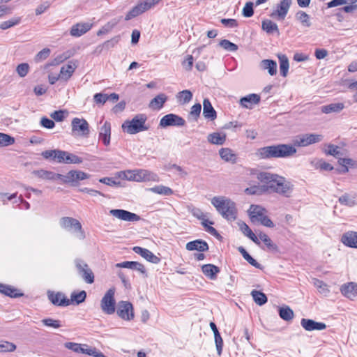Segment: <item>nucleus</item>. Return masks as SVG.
Returning <instances> with one entry per match:
<instances>
[{"label": "nucleus", "mask_w": 357, "mask_h": 357, "mask_svg": "<svg viewBox=\"0 0 357 357\" xmlns=\"http://www.w3.org/2000/svg\"><path fill=\"white\" fill-rule=\"evenodd\" d=\"M71 301L76 302L77 304H79L84 301L86 297V293L85 291H81L79 293H73L71 294Z\"/></svg>", "instance_id": "54"}, {"label": "nucleus", "mask_w": 357, "mask_h": 357, "mask_svg": "<svg viewBox=\"0 0 357 357\" xmlns=\"http://www.w3.org/2000/svg\"><path fill=\"white\" fill-rule=\"evenodd\" d=\"M340 290L344 296L350 300L353 301L357 298V284L354 282L342 284Z\"/></svg>", "instance_id": "16"}, {"label": "nucleus", "mask_w": 357, "mask_h": 357, "mask_svg": "<svg viewBox=\"0 0 357 357\" xmlns=\"http://www.w3.org/2000/svg\"><path fill=\"white\" fill-rule=\"evenodd\" d=\"M115 288L108 289L100 301V308L107 314H112L116 310V301L114 298Z\"/></svg>", "instance_id": "5"}, {"label": "nucleus", "mask_w": 357, "mask_h": 357, "mask_svg": "<svg viewBox=\"0 0 357 357\" xmlns=\"http://www.w3.org/2000/svg\"><path fill=\"white\" fill-rule=\"evenodd\" d=\"M109 213L117 219L127 222H137L141 219L136 213L123 209H112Z\"/></svg>", "instance_id": "12"}, {"label": "nucleus", "mask_w": 357, "mask_h": 357, "mask_svg": "<svg viewBox=\"0 0 357 357\" xmlns=\"http://www.w3.org/2000/svg\"><path fill=\"white\" fill-rule=\"evenodd\" d=\"M133 251L153 264H158L160 261V259L148 249L135 246L133 248Z\"/></svg>", "instance_id": "17"}, {"label": "nucleus", "mask_w": 357, "mask_h": 357, "mask_svg": "<svg viewBox=\"0 0 357 357\" xmlns=\"http://www.w3.org/2000/svg\"><path fill=\"white\" fill-rule=\"evenodd\" d=\"M186 250L189 251L197 250L199 252H205L208 250V245L202 240H195L188 242L185 245Z\"/></svg>", "instance_id": "24"}, {"label": "nucleus", "mask_w": 357, "mask_h": 357, "mask_svg": "<svg viewBox=\"0 0 357 357\" xmlns=\"http://www.w3.org/2000/svg\"><path fill=\"white\" fill-rule=\"evenodd\" d=\"M91 27L92 24L89 22L77 23L71 27L70 34L73 37H79L89 31Z\"/></svg>", "instance_id": "19"}, {"label": "nucleus", "mask_w": 357, "mask_h": 357, "mask_svg": "<svg viewBox=\"0 0 357 357\" xmlns=\"http://www.w3.org/2000/svg\"><path fill=\"white\" fill-rule=\"evenodd\" d=\"M296 153V149L291 144H280L264 146L257 150L255 155L261 159L289 158Z\"/></svg>", "instance_id": "2"}, {"label": "nucleus", "mask_w": 357, "mask_h": 357, "mask_svg": "<svg viewBox=\"0 0 357 357\" xmlns=\"http://www.w3.org/2000/svg\"><path fill=\"white\" fill-rule=\"evenodd\" d=\"M29 70V66L26 63L19 64L16 68V72L20 77H25Z\"/></svg>", "instance_id": "56"}, {"label": "nucleus", "mask_w": 357, "mask_h": 357, "mask_svg": "<svg viewBox=\"0 0 357 357\" xmlns=\"http://www.w3.org/2000/svg\"><path fill=\"white\" fill-rule=\"evenodd\" d=\"M82 354H86L94 357H106L101 351L95 347H89L87 344H83V351Z\"/></svg>", "instance_id": "46"}, {"label": "nucleus", "mask_w": 357, "mask_h": 357, "mask_svg": "<svg viewBox=\"0 0 357 357\" xmlns=\"http://www.w3.org/2000/svg\"><path fill=\"white\" fill-rule=\"evenodd\" d=\"M203 114L206 119L214 120L216 119L217 114L215 110L211 105L208 99L205 98L203 101Z\"/></svg>", "instance_id": "27"}, {"label": "nucleus", "mask_w": 357, "mask_h": 357, "mask_svg": "<svg viewBox=\"0 0 357 357\" xmlns=\"http://www.w3.org/2000/svg\"><path fill=\"white\" fill-rule=\"evenodd\" d=\"M64 347L75 353H82L83 351V344L75 342H66Z\"/></svg>", "instance_id": "55"}, {"label": "nucleus", "mask_w": 357, "mask_h": 357, "mask_svg": "<svg viewBox=\"0 0 357 357\" xmlns=\"http://www.w3.org/2000/svg\"><path fill=\"white\" fill-rule=\"evenodd\" d=\"M150 190L154 193L163 195H171L174 192L170 188L164 185L155 186L153 188H151Z\"/></svg>", "instance_id": "49"}, {"label": "nucleus", "mask_w": 357, "mask_h": 357, "mask_svg": "<svg viewBox=\"0 0 357 357\" xmlns=\"http://www.w3.org/2000/svg\"><path fill=\"white\" fill-rule=\"evenodd\" d=\"M130 179L137 182L158 181V176L155 173L148 170L139 169L132 172Z\"/></svg>", "instance_id": "11"}, {"label": "nucleus", "mask_w": 357, "mask_h": 357, "mask_svg": "<svg viewBox=\"0 0 357 357\" xmlns=\"http://www.w3.org/2000/svg\"><path fill=\"white\" fill-rule=\"evenodd\" d=\"M262 29L268 33H273L276 32L279 35V29L278 25L269 20H266L262 22Z\"/></svg>", "instance_id": "39"}, {"label": "nucleus", "mask_w": 357, "mask_h": 357, "mask_svg": "<svg viewBox=\"0 0 357 357\" xmlns=\"http://www.w3.org/2000/svg\"><path fill=\"white\" fill-rule=\"evenodd\" d=\"M167 100V96L165 93H160L153 98L149 102V107L153 109H160Z\"/></svg>", "instance_id": "33"}, {"label": "nucleus", "mask_w": 357, "mask_h": 357, "mask_svg": "<svg viewBox=\"0 0 357 357\" xmlns=\"http://www.w3.org/2000/svg\"><path fill=\"white\" fill-rule=\"evenodd\" d=\"M313 283L314 285L317 287L318 291L321 294H323L324 296H326L330 292L328 286L323 281L314 279Z\"/></svg>", "instance_id": "47"}, {"label": "nucleus", "mask_w": 357, "mask_h": 357, "mask_svg": "<svg viewBox=\"0 0 357 357\" xmlns=\"http://www.w3.org/2000/svg\"><path fill=\"white\" fill-rule=\"evenodd\" d=\"M239 229L243 233V234L250 238L253 242L256 244L259 245L260 243L259 241L258 238L255 236V234L252 232L248 225L244 222L239 220L237 222Z\"/></svg>", "instance_id": "29"}, {"label": "nucleus", "mask_w": 357, "mask_h": 357, "mask_svg": "<svg viewBox=\"0 0 357 357\" xmlns=\"http://www.w3.org/2000/svg\"><path fill=\"white\" fill-rule=\"evenodd\" d=\"M279 60L280 74L283 77H286L287 75L289 66L288 58L285 55H280L279 56Z\"/></svg>", "instance_id": "44"}, {"label": "nucleus", "mask_w": 357, "mask_h": 357, "mask_svg": "<svg viewBox=\"0 0 357 357\" xmlns=\"http://www.w3.org/2000/svg\"><path fill=\"white\" fill-rule=\"evenodd\" d=\"M41 322L43 325L54 328H59L61 326L59 320L53 319L52 318L43 319Z\"/></svg>", "instance_id": "58"}, {"label": "nucleus", "mask_w": 357, "mask_h": 357, "mask_svg": "<svg viewBox=\"0 0 357 357\" xmlns=\"http://www.w3.org/2000/svg\"><path fill=\"white\" fill-rule=\"evenodd\" d=\"M16 349V345L14 343L3 341L0 343V352H13Z\"/></svg>", "instance_id": "52"}, {"label": "nucleus", "mask_w": 357, "mask_h": 357, "mask_svg": "<svg viewBox=\"0 0 357 357\" xmlns=\"http://www.w3.org/2000/svg\"><path fill=\"white\" fill-rule=\"evenodd\" d=\"M254 10H253V3L252 2H247L245 6L243 8L242 14L245 17H250L253 15Z\"/></svg>", "instance_id": "61"}, {"label": "nucleus", "mask_w": 357, "mask_h": 357, "mask_svg": "<svg viewBox=\"0 0 357 357\" xmlns=\"http://www.w3.org/2000/svg\"><path fill=\"white\" fill-rule=\"evenodd\" d=\"M252 222H255L264 215L266 212V209L259 205H251L248 211Z\"/></svg>", "instance_id": "34"}, {"label": "nucleus", "mask_w": 357, "mask_h": 357, "mask_svg": "<svg viewBox=\"0 0 357 357\" xmlns=\"http://www.w3.org/2000/svg\"><path fill=\"white\" fill-rule=\"evenodd\" d=\"M61 226L65 229L73 227L78 232L77 237L79 240L85 238V233L82 229L81 223L76 219L70 217H63L60 220Z\"/></svg>", "instance_id": "9"}, {"label": "nucleus", "mask_w": 357, "mask_h": 357, "mask_svg": "<svg viewBox=\"0 0 357 357\" xmlns=\"http://www.w3.org/2000/svg\"><path fill=\"white\" fill-rule=\"evenodd\" d=\"M341 242L347 247L357 248V231L345 232L341 237Z\"/></svg>", "instance_id": "21"}, {"label": "nucleus", "mask_w": 357, "mask_h": 357, "mask_svg": "<svg viewBox=\"0 0 357 357\" xmlns=\"http://www.w3.org/2000/svg\"><path fill=\"white\" fill-rule=\"evenodd\" d=\"M32 174H33L35 176L43 179V180H56L59 179V178H61V174H56L51 171L44 170V169H39V170H34L32 172Z\"/></svg>", "instance_id": "25"}, {"label": "nucleus", "mask_w": 357, "mask_h": 357, "mask_svg": "<svg viewBox=\"0 0 357 357\" xmlns=\"http://www.w3.org/2000/svg\"><path fill=\"white\" fill-rule=\"evenodd\" d=\"M268 191L267 184H264L261 186L253 185L250 188H247L245 190V192L247 195H261L262 193Z\"/></svg>", "instance_id": "41"}, {"label": "nucleus", "mask_w": 357, "mask_h": 357, "mask_svg": "<svg viewBox=\"0 0 357 357\" xmlns=\"http://www.w3.org/2000/svg\"><path fill=\"white\" fill-rule=\"evenodd\" d=\"M260 101V96L257 94H250L240 99V104L242 107L251 109L254 105H257Z\"/></svg>", "instance_id": "23"}, {"label": "nucleus", "mask_w": 357, "mask_h": 357, "mask_svg": "<svg viewBox=\"0 0 357 357\" xmlns=\"http://www.w3.org/2000/svg\"><path fill=\"white\" fill-rule=\"evenodd\" d=\"M219 45L221 47L228 52H236L238 50V46L236 44L227 39L220 40Z\"/></svg>", "instance_id": "50"}, {"label": "nucleus", "mask_w": 357, "mask_h": 357, "mask_svg": "<svg viewBox=\"0 0 357 357\" xmlns=\"http://www.w3.org/2000/svg\"><path fill=\"white\" fill-rule=\"evenodd\" d=\"M259 237L268 248L271 250L277 249V245L272 242L271 238L266 234L261 233L259 234Z\"/></svg>", "instance_id": "59"}, {"label": "nucleus", "mask_w": 357, "mask_h": 357, "mask_svg": "<svg viewBox=\"0 0 357 357\" xmlns=\"http://www.w3.org/2000/svg\"><path fill=\"white\" fill-rule=\"evenodd\" d=\"M68 152L61 150H56L54 160L59 163H66Z\"/></svg>", "instance_id": "64"}, {"label": "nucleus", "mask_w": 357, "mask_h": 357, "mask_svg": "<svg viewBox=\"0 0 357 357\" xmlns=\"http://www.w3.org/2000/svg\"><path fill=\"white\" fill-rule=\"evenodd\" d=\"M75 266L79 275L88 284L94 282V274L89 265L81 259H76L74 261Z\"/></svg>", "instance_id": "6"}, {"label": "nucleus", "mask_w": 357, "mask_h": 357, "mask_svg": "<svg viewBox=\"0 0 357 357\" xmlns=\"http://www.w3.org/2000/svg\"><path fill=\"white\" fill-rule=\"evenodd\" d=\"M50 301L55 305L58 306H68L70 305V301L65 295L61 292L54 294L51 292L48 294Z\"/></svg>", "instance_id": "20"}, {"label": "nucleus", "mask_w": 357, "mask_h": 357, "mask_svg": "<svg viewBox=\"0 0 357 357\" xmlns=\"http://www.w3.org/2000/svg\"><path fill=\"white\" fill-rule=\"evenodd\" d=\"M260 67L263 70H267L270 75L273 76L277 73V63L271 59H264L260 62Z\"/></svg>", "instance_id": "31"}, {"label": "nucleus", "mask_w": 357, "mask_h": 357, "mask_svg": "<svg viewBox=\"0 0 357 357\" xmlns=\"http://www.w3.org/2000/svg\"><path fill=\"white\" fill-rule=\"evenodd\" d=\"M344 108L342 102L331 103L322 106L321 110L324 114L339 113Z\"/></svg>", "instance_id": "35"}, {"label": "nucleus", "mask_w": 357, "mask_h": 357, "mask_svg": "<svg viewBox=\"0 0 357 357\" xmlns=\"http://www.w3.org/2000/svg\"><path fill=\"white\" fill-rule=\"evenodd\" d=\"M219 154L220 158L226 162H230L232 164H235L236 162V155L229 148H222L219 150Z\"/></svg>", "instance_id": "32"}, {"label": "nucleus", "mask_w": 357, "mask_h": 357, "mask_svg": "<svg viewBox=\"0 0 357 357\" xmlns=\"http://www.w3.org/2000/svg\"><path fill=\"white\" fill-rule=\"evenodd\" d=\"M61 178H59L64 183H70L72 185H77L79 181L87 179L90 177V175L79 171V170H71L68 172L66 175L61 174Z\"/></svg>", "instance_id": "8"}, {"label": "nucleus", "mask_w": 357, "mask_h": 357, "mask_svg": "<svg viewBox=\"0 0 357 357\" xmlns=\"http://www.w3.org/2000/svg\"><path fill=\"white\" fill-rule=\"evenodd\" d=\"M15 139L5 133L0 132V146H7L14 144Z\"/></svg>", "instance_id": "51"}, {"label": "nucleus", "mask_w": 357, "mask_h": 357, "mask_svg": "<svg viewBox=\"0 0 357 357\" xmlns=\"http://www.w3.org/2000/svg\"><path fill=\"white\" fill-rule=\"evenodd\" d=\"M291 3L292 0H282L278 4L277 9L271 14V17L283 20L289 11Z\"/></svg>", "instance_id": "15"}, {"label": "nucleus", "mask_w": 357, "mask_h": 357, "mask_svg": "<svg viewBox=\"0 0 357 357\" xmlns=\"http://www.w3.org/2000/svg\"><path fill=\"white\" fill-rule=\"evenodd\" d=\"M296 17L298 21H300L303 26L305 27H310L311 26L310 16L305 12L302 10L297 12Z\"/></svg>", "instance_id": "45"}, {"label": "nucleus", "mask_w": 357, "mask_h": 357, "mask_svg": "<svg viewBox=\"0 0 357 357\" xmlns=\"http://www.w3.org/2000/svg\"><path fill=\"white\" fill-rule=\"evenodd\" d=\"M301 324L303 328L307 331H312L314 330L322 331L326 328V325L324 323L317 322L312 319H302Z\"/></svg>", "instance_id": "18"}, {"label": "nucleus", "mask_w": 357, "mask_h": 357, "mask_svg": "<svg viewBox=\"0 0 357 357\" xmlns=\"http://www.w3.org/2000/svg\"><path fill=\"white\" fill-rule=\"evenodd\" d=\"M111 137V124L108 121H105L100 128L99 138L102 141L105 146H108L110 143Z\"/></svg>", "instance_id": "26"}, {"label": "nucleus", "mask_w": 357, "mask_h": 357, "mask_svg": "<svg viewBox=\"0 0 357 357\" xmlns=\"http://www.w3.org/2000/svg\"><path fill=\"white\" fill-rule=\"evenodd\" d=\"M257 178L262 183L267 184V189L281 196L289 198L294 191V184L284 177L270 172H261Z\"/></svg>", "instance_id": "1"}, {"label": "nucleus", "mask_w": 357, "mask_h": 357, "mask_svg": "<svg viewBox=\"0 0 357 357\" xmlns=\"http://www.w3.org/2000/svg\"><path fill=\"white\" fill-rule=\"evenodd\" d=\"M146 120L147 117L145 114H139L135 116L132 120L124 121L121 128L124 132L128 134H137L149 129V126L146 125Z\"/></svg>", "instance_id": "4"}, {"label": "nucleus", "mask_w": 357, "mask_h": 357, "mask_svg": "<svg viewBox=\"0 0 357 357\" xmlns=\"http://www.w3.org/2000/svg\"><path fill=\"white\" fill-rule=\"evenodd\" d=\"M116 313L120 318L126 321L132 320L135 317L132 304L129 301H119Z\"/></svg>", "instance_id": "10"}, {"label": "nucleus", "mask_w": 357, "mask_h": 357, "mask_svg": "<svg viewBox=\"0 0 357 357\" xmlns=\"http://www.w3.org/2000/svg\"><path fill=\"white\" fill-rule=\"evenodd\" d=\"M324 152L326 154L333 155L338 159L344 155V153L342 151V149L338 146L334 144L327 145L326 149L324 150Z\"/></svg>", "instance_id": "37"}, {"label": "nucleus", "mask_w": 357, "mask_h": 357, "mask_svg": "<svg viewBox=\"0 0 357 357\" xmlns=\"http://www.w3.org/2000/svg\"><path fill=\"white\" fill-rule=\"evenodd\" d=\"M251 295L253 298L254 301L259 305H262L267 302L266 296L261 291L252 290L251 292Z\"/></svg>", "instance_id": "42"}, {"label": "nucleus", "mask_w": 357, "mask_h": 357, "mask_svg": "<svg viewBox=\"0 0 357 357\" xmlns=\"http://www.w3.org/2000/svg\"><path fill=\"white\" fill-rule=\"evenodd\" d=\"M322 139L323 136L321 135L306 133L296 136L294 140V145L299 147H303L319 142Z\"/></svg>", "instance_id": "7"}, {"label": "nucleus", "mask_w": 357, "mask_h": 357, "mask_svg": "<svg viewBox=\"0 0 357 357\" xmlns=\"http://www.w3.org/2000/svg\"><path fill=\"white\" fill-rule=\"evenodd\" d=\"M239 252L242 254L243 258L252 266L257 268L261 269V266L255 259H253L243 247L238 248Z\"/></svg>", "instance_id": "43"}, {"label": "nucleus", "mask_w": 357, "mask_h": 357, "mask_svg": "<svg viewBox=\"0 0 357 357\" xmlns=\"http://www.w3.org/2000/svg\"><path fill=\"white\" fill-rule=\"evenodd\" d=\"M185 124V121L182 117L174 114H169L164 116L160 121V126L161 127L183 126Z\"/></svg>", "instance_id": "14"}, {"label": "nucleus", "mask_w": 357, "mask_h": 357, "mask_svg": "<svg viewBox=\"0 0 357 357\" xmlns=\"http://www.w3.org/2000/svg\"><path fill=\"white\" fill-rule=\"evenodd\" d=\"M339 202L342 204L349 206L350 207L354 206L356 204L355 200L351 199L349 195L345 194L339 198Z\"/></svg>", "instance_id": "63"}, {"label": "nucleus", "mask_w": 357, "mask_h": 357, "mask_svg": "<svg viewBox=\"0 0 357 357\" xmlns=\"http://www.w3.org/2000/svg\"><path fill=\"white\" fill-rule=\"evenodd\" d=\"M76 68L77 64L72 61H69L67 65L62 66L59 73L61 79L68 81L73 75Z\"/></svg>", "instance_id": "22"}, {"label": "nucleus", "mask_w": 357, "mask_h": 357, "mask_svg": "<svg viewBox=\"0 0 357 357\" xmlns=\"http://www.w3.org/2000/svg\"><path fill=\"white\" fill-rule=\"evenodd\" d=\"M16 291L17 289H14L11 286L0 283V293L6 296L17 298L22 295V294L16 293Z\"/></svg>", "instance_id": "38"}, {"label": "nucleus", "mask_w": 357, "mask_h": 357, "mask_svg": "<svg viewBox=\"0 0 357 357\" xmlns=\"http://www.w3.org/2000/svg\"><path fill=\"white\" fill-rule=\"evenodd\" d=\"M116 266L117 267L136 270L143 274L146 273V268L144 266L137 261H124L122 263H119Z\"/></svg>", "instance_id": "30"}, {"label": "nucleus", "mask_w": 357, "mask_h": 357, "mask_svg": "<svg viewBox=\"0 0 357 357\" xmlns=\"http://www.w3.org/2000/svg\"><path fill=\"white\" fill-rule=\"evenodd\" d=\"M50 50L49 48H44L40 51L34 58V61L37 63L45 60L50 54Z\"/></svg>", "instance_id": "53"}, {"label": "nucleus", "mask_w": 357, "mask_h": 357, "mask_svg": "<svg viewBox=\"0 0 357 357\" xmlns=\"http://www.w3.org/2000/svg\"><path fill=\"white\" fill-rule=\"evenodd\" d=\"M207 139L212 144L222 145L226 141V135L219 132H213L208 135Z\"/></svg>", "instance_id": "36"}, {"label": "nucleus", "mask_w": 357, "mask_h": 357, "mask_svg": "<svg viewBox=\"0 0 357 357\" xmlns=\"http://www.w3.org/2000/svg\"><path fill=\"white\" fill-rule=\"evenodd\" d=\"M73 132L82 136H88L89 134V126L84 119L74 118L71 123Z\"/></svg>", "instance_id": "13"}, {"label": "nucleus", "mask_w": 357, "mask_h": 357, "mask_svg": "<svg viewBox=\"0 0 357 357\" xmlns=\"http://www.w3.org/2000/svg\"><path fill=\"white\" fill-rule=\"evenodd\" d=\"M211 204L228 221H234L236 219V204L230 199L224 196H215L211 199Z\"/></svg>", "instance_id": "3"}, {"label": "nucleus", "mask_w": 357, "mask_h": 357, "mask_svg": "<svg viewBox=\"0 0 357 357\" xmlns=\"http://www.w3.org/2000/svg\"><path fill=\"white\" fill-rule=\"evenodd\" d=\"M279 315L281 319L289 321L294 318V311L289 306H282L279 309Z\"/></svg>", "instance_id": "40"}, {"label": "nucleus", "mask_w": 357, "mask_h": 357, "mask_svg": "<svg viewBox=\"0 0 357 357\" xmlns=\"http://www.w3.org/2000/svg\"><path fill=\"white\" fill-rule=\"evenodd\" d=\"M176 97L181 104H186L191 100L192 98V93L189 90H183L179 92Z\"/></svg>", "instance_id": "48"}, {"label": "nucleus", "mask_w": 357, "mask_h": 357, "mask_svg": "<svg viewBox=\"0 0 357 357\" xmlns=\"http://www.w3.org/2000/svg\"><path fill=\"white\" fill-rule=\"evenodd\" d=\"M202 110V105L199 103H197L191 107V110L189 114V118H192L194 120L197 121V118L199 116Z\"/></svg>", "instance_id": "57"}, {"label": "nucleus", "mask_w": 357, "mask_h": 357, "mask_svg": "<svg viewBox=\"0 0 357 357\" xmlns=\"http://www.w3.org/2000/svg\"><path fill=\"white\" fill-rule=\"evenodd\" d=\"M203 273L211 280H215L217 274L220 272V268L213 264H205L202 266Z\"/></svg>", "instance_id": "28"}, {"label": "nucleus", "mask_w": 357, "mask_h": 357, "mask_svg": "<svg viewBox=\"0 0 357 357\" xmlns=\"http://www.w3.org/2000/svg\"><path fill=\"white\" fill-rule=\"evenodd\" d=\"M66 160V164H80L83 162L82 158L68 152Z\"/></svg>", "instance_id": "60"}, {"label": "nucleus", "mask_w": 357, "mask_h": 357, "mask_svg": "<svg viewBox=\"0 0 357 357\" xmlns=\"http://www.w3.org/2000/svg\"><path fill=\"white\" fill-rule=\"evenodd\" d=\"M93 100L96 104L102 105L109 100V97L105 93H98L94 95Z\"/></svg>", "instance_id": "62"}]
</instances>
